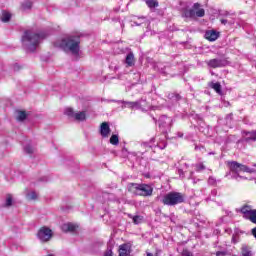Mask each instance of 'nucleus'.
Returning a JSON list of instances; mask_svg holds the SVG:
<instances>
[{"label": "nucleus", "instance_id": "nucleus-1", "mask_svg": "<svg viewBox=\"0 0 256 256\" xmlns=\"http://www.w3.org/2000/svg\"><path fill=\"white\" fill-rule=\"evenodd\" d=\"M47 37L45 32L35 33L31 30L25 31L22 36V45L23 48L29 53H33L43 39Z\"/></svg>", "mask_w": 256, "mask_h": 256}, {"label": "nucleus", "instance_id": "nucleus-2", "mask_svg": "<svg viewBox=\"0 0 256 256\" xmlns=\"http://www.w3.org/2000/svg\"><path fill=\"white\" fill-rule=\"evenodd\" d=\"M227 166L230 171L226 173V177L239 181V179L247 180V177L241 176L240 173H256L255 169L249 168L247 165H243L237 161L227 162Z\"/></svg>", "mask_w": 256, "mask_h": 256}, {"label": "nucleus", "instance_id": "nucleus-3", "mask_svg": "<svg viewBox=\"0 0 256 256\" xmlns=\"http://www.w3.org/2000/svg\"><path fill=\"white\" fill-rule=\"evenodd\" d=\"M79 45H81V38L77 35H71L63 38L59 44V47H61L65 53H71V55L77 57L81 49Z\"/></svg>", "mask_w": 256, "mask_h": 256}, {"label": "nucleus", "instance_id": "nucleus-4", "mask_svg": "<svg viewBox=\"0 0 256 256\" xmlns=\"http://www.w3.org/2000/svg\"><path fill=\"white\" fill-rule=\"evenodd\" d=\"M128 191L140 197H151L153 195V187L148 184H129Z\"/></svg>", "mask_w": 256, "mask_h": 256}, {"label": "nucleus", "instance_id": "nucleus-5", "mask_svg": "<svg viewBox=\"0 0 256 256\" xmlns=\"http://www.w3.org/2000/svg\"><path fill=\"white\" fill-rule=\"evenodd\" d=\"M163 205H168V207H175V205H179L185 202V194L181 192H169L164 195L162 198Z\"/></svg>", "mask_w": 256, "mask_h": 256}, {"label": "nucleus", "instance_id": "nucleus-6", "mask_svg": "<svg viewBox=\"0 0 256 256\" xmlns=\"http://www.w3.org/2000/svg\"><path fill=\"white\" fill-rule=\"evenodd\" d=\"M183 17L186 19H195V17H205V9L201 8V4L194 3L192 8L184 11Z\"/></svg>", "mask_w": 256, "mask_h": 256}, {"label": "nucleus", "instance_id": "nucleus-7", "mask_svg": "<svg viewBox=\"0 0 256 256\" xmlns=\"http://www.w3.org/2000/svg\"><path fill=\"white\" fill-rule=\"evenodd\" d=\"M240 213H242L244 219H248L251 223L256 225V209H253L249 205H245L240 209Z\"/></svg>", "mask_w": 256, "mask_h": 256}, {"label": "nucleus", "instance_id": "nucleus-8", "mask_svg": "<svg viewBox=\"0 0 256 256\" xmlns=\"http://www.w3.org/2000/svg\"><path fill=\"white\" fill-rule=\"evenodd\" d=\"M51 237H53V230L45 226L40 228L37 233V238L42 243H47V241H51Z\"/></svg>", "mask_w": 256, "mask_h": 256}, {"label": "nucleus", "instance_id": "nucleus-9", "mask_svg": "<svg viewBox=\"0 0 256 256\" xmlns=\"http://www.w3.org/2000/svg\"><path fill=\"white\" fill-rule=\"evenodd\" d=\"M110 103L121 104V109H131L132 111L139 107V103H137V101L110 100Z\"/></svg>", "mask_w": 256, "mask_h": 256}, {"label": "nucleus", "instance_id": "nucleus-10", "mask_svg": "<svg viewBox=\"0 0 256 256\" xmlns=\"http://www.w3.org/2000/svg\"><path fill=\"white\" fill-rule=\"evenodd\" d=\"M65 115L68 117H72L75 121H85L86 114L85 112H76L72 110V108H66L64 111Z\"/></svg>", "mask_w": 256, "mask_h": 256}, {"label": "nucleus", "instance_id": "nucleus-11", "mask_svg": "<svg viewBox=\"0 0 256 256\" xmlns=\"http://www.w3.org/2000/svg\"><path fill=\"white\" fill-rule=\"evenodd\" d=\"M208 67H211L212 69H217L219 67H225L227 65V60L225 59H211L206 62Z\"/></svg>", "mask_w": 256, "mask_h": 256}, {"label": "nucleus", "instance_id": "nucleus-12", "mask_svg": "<svg viewBox=\"0 0 256 256\" xmlns=\"http://www.w3.org/2000/svg\"><path fill=\"white\" fill-rule=\"evenodd\" d=\"M136 103H138L137 110H140V111H149L151 107H155V103H149L147 102L146 99H143V98L140 100H137Z\"/></svg>", "mask_w": 256, "mask_h": 256}, {"label": "nucleus", "instance_id": "nucleus-13", "mask_svg": "<svg viewBox=\"0 0 256 256\" xmlns=\"http://www.w3.org/2000/svg\"><path fill=\"white\" fill-rule=\"evenodd\" d=\"M173 124V119L171 117H167L166 115L161 116L158 120L159 127L163 129H169Z\"/></svg>", "mask_w": 256, "mask_h": 256}, {"label": "nucleus", "instance_id": "nucleus-14", "mask_svg": "<svg viewBox=\"0 0 256 256\" xmlns=\"http://www.w3.org/2000/svg\"><path fill=\"white\" fill-rule=\"evenodd\" d=\"M109 133H111V128L109 127V123L103 122L100 126V135L102 137H109Z\"/></svg>", "mask_w": 256, "mask_h": 256}, {"label": "nucleus", "instance_id": "nucleus-15", "mask_svg": "<svg viewBox=\"0 0 256 256\" xmlns=\"http://www.w3.org/2000/svg\"><path fill=\"white\" fill-rule=\"evenodd\" d=\"M205 39L208 41H217V39H219V34L215 30H209L205 33Z\"/></svg>", "mask_w": 256, "mask_h": 256}, {"label": "nucleus", "instance_id": "nucleus-16", "mask_svg": "<svg viewBox=\"0 0 256 256\" xmlns=\"http://www.w3.org/2000/svg\"><path fill=\"white\" fill-rule=\"evenodd\" d=\"M131 255V247L127 244H122L119 247V256H129Z\"/></svg>", "mask_w": 256, "mask_h": 256}, {"label": "nucleus", "instance_id": "nucleus-17", "mask_svg": "<svg viewBox=\"0 0 256 256\" xmlns=\"http://www.w3.org/2000/svg\"><path fill=\"white\" fill-rule=\"evenodd\" d=\"M125 64H126V67L135 66V55L133 54V52H130L126 55Z\"/></svg>", "mask_w": 256, "mask_h": 256}, {"label": "nucleus", "instance_id": "nucleus-18", "mask_svg": "<svg viewBox=\"0 0 256 256\" xmlns=\"http://www.w3.org/2000/svg\"><path fill=\"white\" fill-rule=\"evenodd\" d=\"M222 25H235V19L231 15L226 14L225 18L220 19Z\"/></svg>", "mask_w": 256, "mask_h": 256}, {"label": "nucleus", "instance_id": "nucleus-19", "mask_svg": "<svg viewBox=\"0 0 256 256\" xmlns=\"http://www.w3.org/2000/svg\"><path fill=\"white\" fill-rule=\"evenodd\" d=\"M75 229H77V226L73 223H66L62 225V231H64V233H73Z\"/></svg>", "mask_w": 256, "mask_h": 256}, {"label": "nucleus", "instance_id": "nucleus-20", "mask_svg": "<svg viewBox=\"0 0 256 256\" xmlns=\"http://www.w3.org/2000/svg\"><path fill=\"white\" fill-rule=\"evenodd\" d=\"M128 217L130 219H132L134 225H141V223H143V221H145V218L141 215L133 216V215L129 214Z\"/></svg>", "mask_w": 256, "mask_h": 256}, {"label": "nucleus", "instance_id": "nucleus-21", "mask_svg": "<svg viewBox=\"0 0 256 256\" xmlns=\"http://www.w3.org/2000/svg\"><path fill=\"white\" fill-rule=\"evenodd\" d=\"M11 17L12 15L10 14V12L3 10L1 15H0V19L2 21V23H9V21H11Z\"/></svg>", "mask_w": 256, "mask_h": 256}, {"label": "nucleus", "instance_id": "nucleus-22", "mask_svg": "<svg viewBox=\"0 0 256 256\" xmlns=\"http://www.w3.org/2000/svg\"><path fill=\"white\" fill-rule=\"evenodd\" d=\"M245 141H256V130L250 132H244Z\"/></svg>", "mask_w": 256, "mask_h": 256}, {"label": "nucleus", "instance_id": "nucleus-23", "mask_svg": "<svg viewBox=\"0 0 256 256\" xmlns=\"http://www.w3.org/2000/svg\"><path fill=\"white\" fill-rule=\"evenodd\" d=\"M168 99L172 101V103H177L181 101L182 97L178 93L172 92L168 94Z\"/></svg>", "mask_w": 256, "mask_h": 256}, {"label": "nucleus", "instance_id": "nucleus-24", "mask_svg": "<svg viewBox=\"0 0 256 256\" xmlns=\"http://www.w3.org/2000/svg\"><path fill=\"white\" fill-rule=\"evenodd\" d=\"M208 85L211 89H214V91H216V93L221 95V83H219V82H210Z\"/></svg>", "mask_w": 256, "mask_h": 256}, {"label": "nucleus", "instance_id": "nucleus-25", "mask_svg": "<svg viewBox=\"0 0 256 256\" xmlns=\"http://www.w3.org/2000/svg\"><path fill=\"white\" fill-rule=\"evenodd\" d=\"M17 121H25L27 119V112L18 110L16 112Z\"/></svg>", "mask_w": 256, "mask_h": 256}, {"label": "nucleus", "instance_id": "nucleus-26", "mask_svg": "<svg viewBox=\"0 0 256 256\" xmlns=\"http://www.w3.org/2000/svg\"><path fill=\"white\" fill-rule=\"evenodd\" d=\"M37 197H39V194L35 191H30L26 194V199L28 201H36Z\"/></svg>", "mask_w": 256, "mask_h": 256}, {"label": "nucleus", "instance_id": "nucleus-27", "mask_svg": "<svg viewBox=\"0 0 256 256\" xmlns=\"http://www.w3.org/2000/svg\"><path fill=\"white\" fill-rule=\"evenodd\" d=\"M145 3L149 7V9H155L159 7V2H157L156 0H146Z\"/></svg>", "mask_w": 256, "mask_h": 256}, {"label": "nucleus", "instance_id": "nucleus-28", "mask_svg": "<svg viewBox=\"0 0 256 256\" xmlns=\"http://www.w3.org/2000/svg\"><path fill=\"white\" fill-rule=\"evenodd\" d=\"M242 256H253V252H251V248L248 246H242Z\"/></svg>", "mask_w": 256, "mask_h": 256}, {"label": "nucleus", "instance_id": "nucleus-29", "mask_svg": "<svg viewBox=\"0 0 256 256\" xmlns=\"http://www.w3.org/2000/svg\"><path fill=\"white\" fill-rule=\"evenodd\" d=\"M31 7H33V3L29 0H26L22 3L23 11H29V9H31Z\"/></svg>", "mask_w": 256, "mask_h": 256}, {"label": "nucleus", "instance_id": "nucleus-30", "mask_svg": "<svg viewBox=\"0 0 256 256\" xmlns=\"http://www.w3.org/2000/svg\"><path fill=\"white\" fill-rule=\"evenodd\" d=\"M155 139L152 138L150 140V142H144L142 143V147H144V149H147V151H149V149H153V143H154Z\"/></svg>", "mask_w": 256, "mask_h": 256}, {"label": "nucleus", "instance_id": "nucleus-31", "mask_svg": "<svg viewBox=\"0 0 256 256\" xmlns=\"http://www.w3.org/2000/svg\"><path fill=\"white\" fill-rule=\"evenodd\" d=\"M110 143H111V145H119V135L113 134L110 137Z\"/></svg>", "mask_w": 256, "mask_h": 256}, {"label": "nucleus", "instance_id": "nucleus-32", "mask_svg": "<svg viewBox=\"0 0 256 256\" xmlns=\"http://www.w3.org/2000/svg\"><path fill=\"white\" fill-rule=\"evenodd\" d=\"M25 153H28V155H31L35 153V147L31 146V144H28L24 147Z\"/></svg>", "mask_w": 256, "mask_h": 256}, {"label": "nucleus", "instance_id": "nucleus-33", "mask_svg": "<svg viewBox=\"0 0 256 256\" xmlns=\"http://www.w3.org/2000/svg\"><path fill=\"white\" fill-rule=\"evenodd\" d=\"M11 205H13V197L11 196V194H8L6 196V202L4 204V207H11Z\"/></svg>", "mask_w": 256, "mask_h": 256}, {"label": "nucleus", "instance_id": "nucleus-34", "mask_svg": "<svg viewBox=\"0 0 256 256\" xmlns=\"http://www.w3.org/2000/svg\"><path fill=\"white\" fill-rule=\"evenodd\" d=\"M196 167V171L200 172V171H205L206 167L203 163H198L195 165Z\"/></svg>", "mask_w": 256, "mask_h": 256}, {"label": "nucleus", "instance_id": "nucleus-35", "mask_svg": "<svg viewBox=\"0 0 256 256\" xmlns=\"http://www.w3.org/2000/svg\"><path fill=\"white\" fill-rule=\"evenodd\" d=\"M208 184L209 185H217V179H215V177H213V176H210L208 178Z\"/></svg>", "mask_w": 256, "mask_h": 256}, {"label": "nucleus", "instance_id": "nucleus-36", "mask_svg": "<svg viewBox=\"0 0 256 256\" xmlns=\"http://www.w3.org/2000/svg\"><path fill=\"white\" fill-rule=\"evenodd\" d=\"M216 256H227V251L226 250L217 251L216 252Z\"/></svg>", "mask_w": 256, "mask_h": 256}, {"label": "nucleus", "instance_id": "nucleus-37", "mask_svg": "<svg viewBox=\"0 0 256 256\" xmlns=\"http://www.w3.org/2000/svg\"><path fill=\"white\" fill-rule=\"evenodd\" d=\"M104 256H113V251H112V250H107V251L104 253Z\"/></svg>", "mask_w": 256, "mask_h": 256}, {"label": "nucleus", "instance_id": "nucleus-38", "mask_svg": "<svg viewBox=\"0 0 256 256\" xmlns=\"http://www.w3.org/2000/svg\"><path fill=\"white\" fill-rule=\"evenodd\" d=\"M182 256H193V254L191 252H189V251H184L182 253Z\"/></svg>", "mask_w": 256, "mask_h": 256}, {"label": "nucleus", "instance_id": "nucleus-39", "mask_svg": "<svg viewBox=\"0 0 256 256\" xmlns=\"http://www.w3.org/2000/svg\"><path fill=\"white\" fill-rule=\"evenodd\" d=\"M19 69H20V67H19L17 64H15V65L13 66V70H14V71H19Z\"/></svg>", "mask_w": 256, "mask_h": 256}, {"label": "nucleus", "instance_id": "nucleus-40", "mask_svg": "<svg viewBox=\"0 0 256 256\" xmlns=\"http://www.w3.org/2000/svg\"><path fill=\"white\" fill-rule=\"evenodd\" d=\"M252 235H253V237H255V239H256V227L252 229Z\"/></svg>", "mask_w": 256, "mask_h": 256}, {"label": "nucleus", "instance_id": "nucleus-41", "mask_svg": "<svg viewBox=\"0 0 256 256\" xmlns=\"http://www.w3.org/2000/svg\"><path fill=\"white\" fill-rule=\"evenodd\" d=\"M133 23H134V25H136V26L141 25V23H139V22H133Z\"/></svg>", "mask_w": 256, "mask_h": 256}, {"label": "nucleus", "instance_id": "nucleus-42", "mask_svg": "<svg viewBox=\"0 0 256 256\" xmlns=\"http://www.w3.org/2000/svg\"><path fill=\"white\" fill-rule=\"evenodd\" d=\"M163 101H165V100H163V98H159L158 102H163Z\"/></svg>", "mask_w": 256, "mask_h": 256}, {"label": "nucleus", "instance_id": "nucleus-43", "mask_svg": "<svg viewBox=\"0 0 256 256\" xmlns=\"http://www.w3.org/2000/svg\"><path fill=\"white\" fill-rule=\"evenodd\" d=\"M104 197H109V194H108V193H105V194H104Z\"/></svg>", "mask_w": 256, "mask_h": 256}, {"label": "nucleus", "instance_id": "nucleus-44", "mask_svg": "<svg viewBox=\"0 0 256 256\" xmlns=\"http://www.w3.org/2000/svg\"><path fill=\"white\" fill-rule=\"evenodd\" d=\"M209 155H215V153H213V152H210V153H209Z\"/></svg>", "mask_w": 256, "mask_h": 256}, {"label": "nucleus", "instance_id": "nucleus-45", "mask_svg": "<svg viewBox=\"0 0 256 256\" xmlns=\"http://www.w3.org/2000/svg\"><path fill=\"white\" fill-rule=\"evenodd\" d=\"M253 167H256V164H253Z\"/></svg>", "mask_w": 256, "mask_h": 256}]
</instances>
